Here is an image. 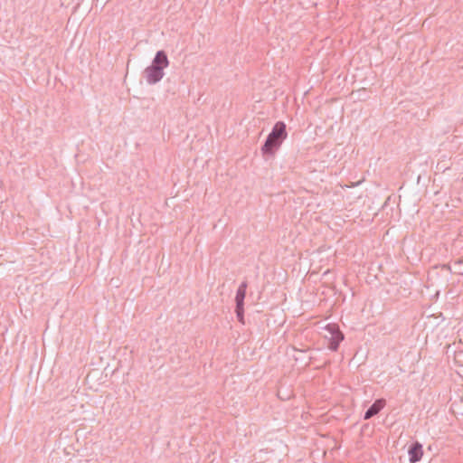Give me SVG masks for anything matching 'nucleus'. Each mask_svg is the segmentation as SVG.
Here are the masks:
<instances>
[{"label":"nucleus","mask_w":463,"mask_h":463,"mask_svg":"<svg viewBox=\"0 0 463 463\" xmlns=\"http://www.w3.org/2000/svg\"><path fill=\"white\" fill-rule=\"evenodd\" d=\"M169 65L166 52L163 50L156 52L151 65L146 67L143 72L144 78L149 85L159 82L164 75V69Z\"/></svg>","instance_id":"nucleus-2"},{"label":"nucleus","mask_w":463,"mask_h":463,"mask_svg":"<svg viewBox=\"0 0 463 463\" xmlns=\"http://www.w3.org/2000/svg\"><path fill=\"white\" fill-rule=\"evenodd\" d=\"M445 347L450 348V344H447Z\"/></svg>","instance_id":"nucleus-9"},{"label":"nucleus","mask_w":463,"mask_h":463,"mask_svg":"<svg viewBox=\"0 0 463 463\" xmlns=\"http://www.w3.org/2000/svg\"><path fill=\"white\" fill-rule=\"evenodd\" d=\"M410 462L416 463L420 461L423 456L422 446L420 443H414L409 449Z\"/></svg>","instance_id":"nucleus-4"},{"label":"nucleus","mask_w":463,"mask_h":463,"mask_svg":"<svg viewBox=\"0 0 463 463\" xmlns=\"http://www.w3.org/2000/svg\"><path fill=\"white\" fill-rule=\"evenodd\" d=\"M325 337L329 340L327 347H338L345 338L344 334L336 324H329L326 326Z\"/></svg>","instance_id":"nucleus-3"},{"label":"nucleus","mask_w":463,"mask_h":463,"mask_svg":"<svg viewBox=\"0 0 463 463\" xmlns=\"http://www.w3.org/2000/svg\"><path fill=\"white\" fill-rule=\"evenodd\" d=\"M459 342H460L461 344H463L462 340H459Z\"/></svg>","instance_id":"nucleus-10"},{"label":"nucleus","mask_w":463,"mask_h":463,"mask_svg":"<svg viewBox=\"0 0 463 463\" xmlns=\"http://www.w3.org/2000/svg\"><path fill=\"white\" fill-rule=\"evenodd\" d=\"M246 289H247V282L243 281L239 286L236 296H235V302L236 306H244V299L246 297Z\"/></svg>","instance_id":"nucleus-5"},{"label":"nucleus","mask_w":463,"mask_h":463,"mask_svg":"<svg viewBox=\"0 0 463 463\" xmlns=\"http://www.w3.org/2000/svg\"><path fill=\"white\" fill-rule=\"evenodd\" d=\"M235 313L239 322L244 324V306H236Z\"/></svg>","instance_id":"nucleus-7"},{"label":"nucleus","mask_w":463,"mask_h":463,"mask_svg":"<svg viewBox=\"0 0 463 463\" xmlns=\"http://www.w3.org/2000/svg\"><path fill=\"white\" fill-rule=\"evenodd\" d=\"M442 268L444 269L450 270V266L449 264H444Z\"/></svg>","instance_id":"nucleus-8"},{"label":"nucleus","mask_w":463,"mask_h":463,"mask_svg":"<svg viewBox=\"0 0 463 463\" xmlns=\"http://www.w3.org/2000/svg\"><path fill=\"white\" fill-rule=\"evenodd\" d=\"M287 137L286 124L283 121L276 122L260 148L263 156H274Z\"/></svg>","instance_id":"nucleus-1"},{"label":"nucleus","mask_w":463,"mask_h":463,"mask_svg":"<svg viewBox=\"0 0 463 463\" xmlns=\"http://www.w3.org/2000/svg\"><path fill=\"white\" fill-rule=\"evenodd\" d=\"M384 406V401L377 400L367 410L364 415V419L368 420L371 417L376 415Z\"/></svg>","instance_id":"nucleus-6"}]
</instances>
